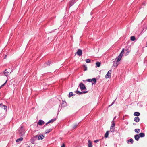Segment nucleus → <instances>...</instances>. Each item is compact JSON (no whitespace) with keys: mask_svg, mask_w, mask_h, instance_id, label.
<instances>
[{"mask_svg":"<svg viewBox=\"0 0 147 147\" xmlns=\"http://www.w3.org/2000/svg\"><path fill=\"white\" fill-rule=\"evenodd\" d=\"M115 118V117L113 119V120L112 121V124L111 126L110 130L111 131V132H114L115 131V121H114V120Z\"/></svg>","mask_w":147,"mask_h":147,"instance_id":"f257e3e1","label":"nucleus"},{"mask_svg":"<svg viewBox=\"0 0 147 147\" xmlns=\"http://www.w3.org/2000/svg\"><path fill=\"white\" fill-rule=\"evenodd\" d=\"M79 86L81 90L86 89V88L85 85L82 83H81L79 85Z\"/></svg>","mask_w":147,"mask_h":147,"instance_id":"f03ea898","label":"nucleus"},{"mask_svg":"<svg viewBox=\"0 0 147 147\" xmlns=\"http://www.w3.org/2000/svg\"><path fill=\"white\" fill-rule=\"evenodd\" d=\"M112 71L111 70H109L105 76V78H110L111 76V73Z\"/></svg>","mask_w":147,"mask_h":147,"instance_id":"7ed1b4c3","label":"nucleus"},{"mask_svg":"<svg viewBox=\"0 0 147 147\" xmlns=\"http://www.w3.org/2000/svg\"><path fill=\"white\" fill-rule=\"evenodd\" d=\"M76 53L78 55L81 56L82 54V51L80 49H78L76 52Z\"/></svg>","mask_w":147,"mask_h":147,"instance_id":"20e7f679","label":"nucleus"},{"mask_svg":"<svg viewBox=\"0 0 147 147\" xmlns=\"http://www.w3.org/2000/svg\"><path fill=\"white\" fill-rule=\"evenodd\" d=\"M6 71L7 69H5L4 72V74L5 76H7L11 73V72L9 73V72L7 71Z\"/></svg>","mask_w":147,"mask_h":147,"instance_id":"39448f33","label":"nucleus"},{"mask_svg":"<svg viewBox=\"0 0 147 147\" xmlns=\"http://www.w3.org/2000/svg\"><path fill=\"white\" fill-rule=\"evenodd\" d=\"M118 62L119 61H113V66L114 67H117V66L118 65Z\"/></svg>","mask_w":147,"mask_h":147,"instance_id":"423d86ee","label":"nucleus"},{"mask_svg":"<svg viewBox=\"0 0 147 147\" xmlns=\"http://www.w3.org/2000/svg\"><path fill=\"white\" fill-rule=\"evenodd\" d=\"M56 120V119H52L49 121L47 123H46V125L44 126V127L45 126H46L47 125L51 123H53L54 122L55 120Z\"/></svg>","mask_w":147,"mask_h":147,"instance_id":"0eeeda50","label":"nucleus"},{"mask_svg":"<svg viewBox=\"0 0 147 147\" xmlns=\"http://www.w3.org/2000/svg\"><path fill=\"white\" fill-rule=\"evenodd\" d=\"M75 0H72L70 1L69 2V7H71L72 5L75 3Z\"/></svg>","mask_w":147,"mask_h":147,"instance_id":"6e6552de","label":"nucleus"},{"mask_svg":"<svg viewBox=\"0 0 147 147\" xmlns=\"http://www.w3.org/2000/svg\"><path fill=\"white\" fill-rule=\"evenodd\" d=\"M44 122L41 120H39L38 124L40 125H42L44 124Z\"/></svg>","mask_w":147,"mask_h":147,"instance_id":"1a4fd4ad","label":"nucleus"},{"mask_svg":"<svg viewBox=\"0 0 147 147\" xmlns=\"http://www.w3.org/2000/svg\"><path fill=\"white\" fill-rule=\"evenodd\" d=\"M134 138L135 139L138 141L140 138V136L138 134H136L134 136Z\"/></svg>","mask_w":147,"mask_h":147,"instance_id":"9d476101","label":"nucleus"},{"mask_svg":"<svg viewBox=\"0 0 147 147\" xmlns=\"http://www.w3.org/2000/svg\"><path fill=\"white\" fill-rule=\"evenodd\" d=\"M44 136L43 135H40L38 137V140H42L43 139Z\"/></svg>","mask_w":147,"mask_h":147,"instance_id":"9b49d317","label":"nucleus"},{"mask_svg":"<svg viewBox=\"0 0 147 147\" xmlns=\"http://www.w3.org/2000/svg\"><path fill=\"white\" fill-rule=\"evenodd\" d=\"M92 143L90 140H88V147H92Z\"/></svg>","mask_w":147,"mask_h":147,"instance_id":"f8f14e48","label":"nucleus"},{"mask_svg":"<svg viewBox=\"0 0 147 147\" xmlns=\"http://www.w3.org/2000/svg\"><path fill=\"white\" fill-rule=\"evenodd\" d=\"M134 120L135 121L137 122H138L140 120L139 118L138 117H135L134 118Z\"/></svg>","mask_w":147,"mask_h":147,"instance_id":"ddd939ff","label":"nucleus"},{"mask_svg":"<svg viewBox=\"0 0 147 147\" xmlns=\"http://www.w3.org/2000/svg\"><path fill=\"white\" fill-rule=\"evenodd\" d=\"M134 115L135 116H139L140 115V113L139 112H135L134 113Z\"/></svg>","mask_w":147,"mask_h":147,"instance_id":"4468645a","label":"nucleus"},{"mask_svg":"<svg viewBox=\"0 0 147 147\" xmlns=\"http://www.w3.org/2000/svg\"><path fill=\"white\" fill-rule=\"evenodd\" d=\"M140 136V137H143L145 136V134L144 133H141L138 135Z\"/></svg>","mask_w":147,"mask_h":147,"instance_id":"2eb2a0df","label":"nucleus"},{"mask_svg":"<svg viewBox=\"0 0 147 147\" xmlns=\"http://www.w3.org/2000/svg\"><path fill=\"white\" fill-rule=\"evenodd\" d=\"M109 131H107L106 133H105V138H107L108 136V135L109 134Z\"/></svg>","mask_w":147,"mask_h":147,"instance_id":"dca6fc26","label":"nucleus"},{"mask_svg":"<svg viewBox=\"0 0 147 147\" xmlns=\"http://www.w3.org/2000/svg\"><path fill=\"white\" fill-rule=\"evenodd\" d=\"M23 138H20L18 139H17L16 140V142H18L19 141H22L23 140Z\"/></svg>","mask_w":147,"mask_h":147,"instance_id":"f3484780","label":"nucleus"},{"mask_svg":"<svg viewBox=\"0 0 147 147\" xmlns=\"http://www.w3.org/2000/svg\"><path fill=\"white\" fill-rule=\"evenodd\" d=\"M135 132L137 133H139L140 131V129H136L134 130Z\"/></svg>","mask_w":147,"mask_h":147,"instance_id":"a211bd4d","label":"nucleus"},{"mask_svg":"<svg viewBox=\"0 0 147 147\" xmlns=\"http://www.w3.org/2000/svg\"><path fill=\"white\" fill-rule=\"evenodd\" d=\"M100 64H101L99 62H97L96 63V66L98 67H100Z\"/></svg>","mask_w":147,"mask_h":147,"instance_id":"6ab92c4d","label":"nucleus"},{"mask_svg":"<svg viewBox=\"0 0 147 147\" xmlns=\"http://www.w3.org/2000/svg\"><path fill=\"white\" fill-rule=\"evenodd\" d=\"M130 39L132 41H134L135 40V37L134 36H131L130 38Z\"/></svg>","mask_w":147,"mask_h":147,"instance_id":"aec40b11","label":"nucleus"},{"mask_svg":"<svg viewBox=\"0 0 147 147\" xmlns=\"http://www.w3.org/2000/svg\"><path fill=\"white\" fill-rule=\"evenodd\" d=\"M122 57L121 56V55H119L117 58V61H119L121 59Z\"/></svg>","mask_w":147,"mask_h":147,"instance_id":"412c9836","label":"nucleus"},{"mask_svg":"<svg viewBox=\"0 0 147 147\" xmlns=\"http://www.w3.org/2000/svg\"><path fill=\"white\" fill-rule=\"evenodd\" d=\"M52 130V129H47L45 132V134H47L50 132Z\"/></svg>","mask_w":147,"mask_h":147,"instance_id":"4be33fe9","label":"nucleus"},{"mask_svg":"<svg viewBox=\"0 0 147 147\" xmlns=\"http://www.w3.org/2000/svg\"><path fill=\"white\" fill-rule=\"evenodd\" d=\"M75 92L77 94H78L79 95L81 94H82V92L79 91H76Z\"/></svg>","mask_w":147,"mask_h":147,"instance_id":"5701e85b","label":"nucleus"},{"mask_svg":"<svg viewBox=\"0 0 147 147\" xmlns=\"http://www.w3.org/2000/svg\"><path fill=\"white\" fill-rule=\"evenodd\" d=\"M92 81H93L96 83V80L95 78H93L92 79Z\"/></svg>","mask_w":147,"mask_h":147,"instance_id":"b1692460","label":"nucleus"},{"mask_svg":"<svg viewBox=\"0 0 147 147\" xmlns=\"http://www.w3.org/2000/svg\"><path fill=\"white\" fill-rule=\"evenodd\" d=\"M35 140L33 138H32L30 140V142L31 143L34 144V142Z\"/></svg>","mask_w":147,"mask_h":147,"instance_id":"393cba45","label":"nucleus"},{"mask_svg":"<svg viewBox=\"0 0 147 147\" xmlns=\"http://www.w3.org/2000/svg\"><path fill=\"white\" fill-rule=\"evenodd\" d=\"M7 80L6 81V82H5L4 84H3V85H2L1 86V87H0V88H1L3 87L6 84L7 82Z\"/></svg>","mask_w":147,"mask_h":147,"instance_id":"a878e982","label":"nucleus"},{"mask_svg":"<svg viewBox=\"0 0 147 147\" xmlns=\"http://www.w3.org/2000/svg\"><path fill=\"white\" fill-rule=\"evenodd\" d=\"M2 108H4V109L7 110V107L5 105H3L2 106Z\"/></svg>","mask_w":147,"mask_h":147,"instance_id":"bb28decb","label":"nucleus"},{"mask_svg":"<svg viewBox=\"0 0 147 147\" xmlns=\"http://www.w3.org/2000/svg\"><path fill=\"white\" fill-rule=\"evenodd\" d=\"M73 94L72 92H70L69 94V97H71L72 96H73Z\"/></svg>","mask_w":147,"mask_h":147,"instance_id":"cd10ccee","label":"nucleus"},{"mask_svg":"<svg viewBox=\"0 0 147 147\" xmlns=\"http://www.w3.org/2000/svg\"><path fill=\"white\" fill-rule=\"evenodd\" d=\"M86 62L87 63H89L90 62V59H87L86 60Z\"/></svg>","mask_w":147,"mask_h":147,"instance_id":"c85d7f7f","label":"nucleus"},{"mask_svg":"<svg viewBox=\"0 0 147 147\" xmlns=\"http://www.w3.org/2000/svg\"><path fill=\"white\" fill-rule=\"evenodd\" d=\"M129 141L131 142V144H132L133 143V140L132 139H130L129 140Z\"/></svg>","mask_w":147,"mask_h":147,"instance_id":"c756f323","label":"nucleus"},{"mask_svg":"<svg viewBox=\"0 0 147 147\" xmlns=\"http://www.w3.org/2000/svg\"><path fill=\"white\" fill-rule=\"evenodd\" d=\"M84 71H86L87 70V67L86 66L84 65Z\"/></svg>","mask_w":147,"mask_h":147,"instance_id":"7c9ffc66","label":"nucleus"},{"mask_svg":"<svg viewBox=\"0 0 147 147\" xmlns=\"http://www.w3.org/2000/svg\"><path fill=\"white\" fill-rule=\"evenodd\" d=\"M124 49L123 48V49H122V51H121V53L122 54H124Z\"/></svg>","mask_w":147,"mask_h":147,"instance_id":"2f4dec72","label":"nucleus"},{"mask_svg":"<svg viewBox=\"0 0 147 147\" xmlns=\"http://www.w3.org/2000/svg\"><path fill=\"white\" fill-rule=\"evenodd\" d=\"M77 126H78V125H77V124L74 125L73 126V128H75L77 127Z\"/></svg>","mask_w":147,"mask_h":147,"instance_id":"473e14b6","label":"nucleus"},{"mask_svg":"<svg viewBox=\"0 0 147 147\" xmlns=\"http://www.w3.org/2000/svg\"><path fill=\"white\" fill-rule=\"evenodd\" d=\"M87 81L89 82H92V79H88Z\"/></svg>","mask_w":147,"mask_h":147,"instance_id":"72a5a7b5","label":"nucleus"},{"mask_svg":"<svg viewBox=\"0 0 147 147\" xmlns=\"http://www.w3.org/2000/svg\"><path fill=\"white\" fill-rule=\"evenodd\" d=\"M99 141V140H94V142H95V143H97V142H98Z\"/></svg>","mask_w":147,"mask_h":147,"instance_id":"f704fd0d","label":"nucleus"},{"mask_svg":"<svg viewBox=\"0 0 147 147\" xmlns=\"http://www.w3.org/2000/svg\"><path fill=\"white\" fill-rule=\"evenodd\" d=\"M65 145L64 144H63L61 147H65Z\"/></svg>","mask_w":147,"mask_h":147,"instance_id":"c9c22d12","label":"nucleus"},{"mask_svg":"<svg viewBox=\"0 0 147 147\" xmlns=\"http://www.w3.org/2000/svg\"><path fill=\"white\" fill-rule=\"evenodd\" d=\"M82 92V94H83V93L85 94V93H87V91H83Z\"/></svg>","mask_w":147,"mask_h":147,"instance_id":"e433bc0d","label":"nucleus"},{"mask_svg":"<svg viewBox=\"0 0 147 147\" xmlns=\"http://www.w3.org/2000/svg\"><path fill=\"white\" fill-rule=\"evenodd\" d=\"M123 55V54H121V53H120V54H119V55H121V57H122Z\"/></svg>","mask_w":147,"mask_h":147,"instance_id":"4c0bfd02","label":"nucleus"},{"mask_svg":"<svg viewBox=\"0 0 147 147\" xmlns=\"http://www.w3.org/2000/svg\"><path fill=\"white\" fill-rule=\"evenodd\" d=\"M129 53V52H127L126 53V54L127 55H128V54Z\"/></svg>","mask_w":147,"mask_h":147,"instance_id":"58836bf2","label":"nucleus"},{"mask_svg":"<svg viewBox=\"0 0 147 147\" xmlns=\"http://www.w3.org/2000/svg\"><path fill=\"white\" fill-rule=\"evenodd\" d=\"M38 136L37 135H36L35 136V137L36 138Z\"/></svg>","mask_w":147,"mask_h":147,"instance_id":"ea45409f","label":"nucleus"},{"mask_svg":"<svg viewBox=\"0 0 147 147\" xmlns=\"http://www.w3.org/2000/svg\"><path fill=\"white\" fill-rule=\"evenodd\" d=\"M7 57V55H5V58H6Z\"/></svg>","mask_w":147,"mask_h":147,"instance_id":"a19ab883","label":"nucleus"},{"mask_svg":"<svg viewBox=\"0 0 147 147\" xmlns=\"http://www.w3.org/2000/svg\"><path fill=\"white\" fill-rule=\"evenodd\" d=\"M114 102H113L112 103V104H111V105H112L114 103Z\"/></svg>","mask_w":147,"mask_h":147,"instance_id":"79ce46f5","label":"nucleus"},{"mask_svg":"<svg viewBox=\"0 0 147 147\" xmlns=\"http://www.w3.org/2000/svg\"><path fill=\"white\" fill-rule=\"evenodd\" d=\"M2 105V104L1 103L0 104V105Z\"/></svg>","mask_w":147,"mask_h":147,"instance_id":"37998d69","label":"nucleus"},{"mask_svg":"<svg viewBox=\"0 0 147 147\" xmlns=\"http://www.w3.org/2000/svg\"><path fill=\"white\" fill-rule=\"evenodd\" d=\"M146 46H147V42H146Z\"/></svg>","mask_w":147,"mask_h":147,"instance_id":"c03bdc74","label":"nucleus"}]
</instances>
